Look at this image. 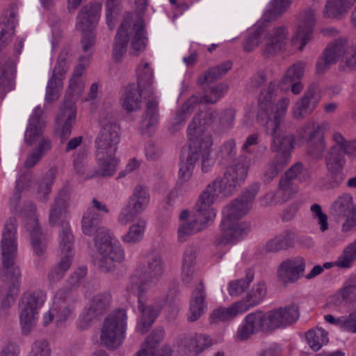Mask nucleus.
<instances>
[{"label": "nucleus", "mask_w": 356, "mask_h": 356, "mask_svg": "<svg viewBox=\"0 0 356 356\" xmlns=\"http://www.w3.org/2000/svg\"><path fill=\"white\" fill-rule=\"evenodd\" d=\"M259 190V184H253L224 207L220 233L215 240L216 245L234 243L248 233L249 224L241 220L250 211Z\"/></svg>", "instance_id": "nucleus-1"}, {"label": "nucleus", "mask_w": 356, "mask_h": 356, "mask_svg": "<svg viewBox=\"0 0 356 356\" xmlns=\"http://www.w3.org/2000/svg\"><path fill=\"white\" fill-rule=\"evenodd\" d=\"M17 220L10 218L6 222L2 231L1 241V263L3 271L1 274L2 279L11 281L7 291L0 287V313L13 304L19 293L21 271L15 260L17 254Z\"/></svg>", "instance_id": "nucleus-2"}, {"label": "nucleus", "mask_w": 356, "mask_h": 356, "mask_svg": "<svg viewBox=\"0 0 356 356\" xmlns=\"http://www.w3.org/2000/svg\"><path fill=\"white\" fill-rule=\"evenodd\" d=\"M102 218L101 213L88 208L82 217L81 230L86 235L95 236L98 255L94 263L102 272L108 273L115 269L116 262L123 261L124 253L120 245L112 243L109 231L99 226Z\"/></svg>", "instance_id": "nucleus-3"}, {"label": "nucleus", "mask_w": 356, "mask_h": 356, "mask_svg": "<svg viewBox=\"0 0 356 356\" xmlns=\"http://www.w3.org/2000/svg\"><path fill=\"white\" fill-rule=\"evenodd\" d=\"M120 143V127L112 119L103 118L100 120V129L95 140V158L98 170L88 173L86 179L96 176L111 177L117 170L119 159L115 154Z\"/></svg>", "instance_id": "nucleus-4"}, {"label": "nucleus", "mask_w": 356, "mask_h": 356, "mask_svg": "<svg viewBox=\"0 0 356 356\" xmlns=\"http://www.w3.org/2000/svg\"><path fill=\"white\" fill-rule=\"evenodd\" d=\"M249 161L245 156H240L227 166L222 177H216L200 193V197L212 207L217 193L225 197L234 195L247 178Z\"/></svg>", "instance_id": "nucleus-5"}, {"label": "nucleus", "mask_w": 356, "mask_h": 356, "mask_svg": "<svg viewBox=\"0 0 356 356\" xmlns=\"http://www.w3.org/2000/svg\"><path fill=\"white\" fill-rule=\"evenodd\" d=\"M288 39L289 30L284 25L269 29L260 25H255L248 31L243 43V49L246 52H251L261 44L262 56L270 58L284 49Z\"/></svg>", "instance_id": "nucleus-6"}, {"label": "nucleus", "mask_w": 356, "mask_h": 356, "mask_svg": "<svg viewBox=\"0 0 356 356\" xmlns=\"http://www.w3.org/2000/svg\"><path fill=\"white\" fill-rule=\"evenodd\" d=\"M129 42L131 46L130 54L132 56H138L145 50L147 37L145 31V24L142 19L138 18L133 24H131L129 17H127L121 23L115 37L113 47V58L116 63L122 60Z\"/></svg>", "instance_id": "nucleus-7"}, {"label": "nucleus", "mask_w": 356, "mask_h": 356, "mask_svg": "<svg viewBox=\"0 0 356 356\" xmlns=\"http://www.w3.org/2000/svg\"><path fill=\"white\" fill-rule=\"evenodd\" d=\"M127 327V313L119 309L107 316L102 324L100 333L102 344L109 350H115L123 343Z\"/></svg>", "instance_id": "nucleus-8"}, {"label": "nucleus", "mask_w": 356, "mask_h": 356, "mask_svg": "<svg viewBox=\"0 0 356 356\" xmlns=\"http://www.w3.org/2000/svg\"><path fill=\"white\" fill-rule=\"evenodd\" d=\"M140 281V279L137 275H131L127 290L138 297V307L140 313V318L138 322L136 330L144 334L149 330L161 312V305L159 302L153 304L146 302L144 295L147 290L139 283Z\"/></svg>", "instance_id": "nucleus-9"}, {"label": "nucleus", "mask_w": 356, "mask_h": 356, "mask_svg": "<svg viewBox=\"0 0 356 356\" xmlns=\"http://www.w3.org/2000/svg\"><path fill=\"white\" fill-rule=\"evenodd\" d=\"M196 213L188 221L180 222L177 228V240L184 243L192 235L203 230L205 225L216 216V211L199 196L195 204Z\"/></svg>", "instance_id": "nucleus-10"}, {"label": "nucleus", "mask_w": 356, "mask_h": 356, "mask_svg": "<svg viewBox=\"0 0 356 356\" xmlns=\"http://www.w3.org/2000/svg\"><path fill=\"white\" fill-rule=\"evenodd\" d=\"M101 10V3H90L82 7L77 15L76 27L83 32L81 44L85 52L95 44V36L91 30L96 26L99 20Z\"/></svg>", "instance_id": "nucleus-11"}, {"label": "nucleus", "mask_w": 356, "mask_h": 356, "mask_svg": "<svg viewBox=\"0 0 356 356\" xmlns=\"http://www.w3.org/2000/svg\"><path fill=\"white\" fill-rule=\"evenodd\" d=\"M236 112L234 109H225L220 113L212 109L201 111L193 118L197 119L198 127L204 129V132L207 127H211L216 134H225L229 131L234 127Z\"/></svg>", "instance_id": "nucleus-12"}, {"label": "nucleus", "mask_w": 356, "mask_h": 356, "mask_svg": "<svg viewBox=\"0 0 356 356\" xmlns=\"http://www.w3.org/2000/svg\"><path fill=\"white\" fill-rule=\"evenodd\" d=\"M79 300L78 291L73 289L60 288L55 293L52 306V315L56 316V325H62L74 316L75 305Z\"/></svg>", "instance_id": "nucleus-13"}, {"label": "nucleus", "mask_w": 356, "mask_h": 356, "mask_svg": "<svg viewBox=\"0 0 356 356\" xmlns=\"http://www.w3.org/2000/svg\"><path fill=\"white\" fill-rule=\"evenodd\" d=\"M197 119L193 118L188 127V136L191 141L188 154L186 157L194 164L199 159H203L204 152L210 154L213 144L212 138L209 133L204 132V129L197 124Z\"/></svg>", "instance_id": "nucleus-14"}, {"label": "nucleus", "mask_w": 356, "mask_h": 356, "mask_svg": "<svg viewBox=\"0 0 356 356\" xmlns=\"http://www.w3.org/2000/svg\"><path fill=\"white\" fill-rule=\"evenodd\" d=\"M71 53L69 47H65L59 54L57 63L54 68L46 90V100L52 102L59 97L60 90L63 87V80L68 70Z\"/></svg>", "instance_id": "nucleus-15"}, {"label": "nucleus", "mask_w": 356, "mask_h": 356, "mask_svg": "<svg viewBox=\"0 0 356 356\" xmlns=\"http://www.w3.org/2000/svg\"><path fill=\"white\" fill-rule=\"evenodd\" d=\"M43 302L42 296L37 292L27 293L22 296L19 320L24 333L28 334L35 325L38 310Z\"/></svg>", "instance_id": "nucleus-16"}, {"label": "nucleus", "mask_w": 356, "mask_h": 356, "mask_svg": "<svg viewBox=\"0 0 356 356\" xmlns=\"http://www.w3.org/2000/svg\"><path fill=\"white\" fill-rule=\"evenodd\" d=\"M351 47L346 37H341L331 41L316 62L317 72L323 74L327 71L330 65L336 63L341 58H343Z\"/></svg>", "instance_id": "nucleus-17"}, {"label": "nucleus", "mask_w": 356, "mask_h": 356, "mask_svg": "<svg viewBox=\"0 0 356 356\" xmlns=\"http://www.w3.org/2000/svg\"><path fill=\"white\" fill-rule=\"evenodd\" d=\"M259 332L270 333L266 314L261 310L252 312L245 317L238 328L236 337L241 341H245Z\"/></svg>", "instance_id": "nucleus-18"}, {"label": "nucleus", "mask_w": 356, "mask_h": 356, "mask_svg": "<svg viewBox=\"0 0 356 356\" xmlns=\"http://www.w3.org/2000/svg\"><path fill=\"white\" fill-rule=\"evenodd\" d=\"M305 267V261L301 257L285 259L277 268V278L285 285L295 283L304 275Z\"/></svg>", "instance_id": "nucleus-19"}, {"label": "nucleus", "mask_w": 356, "mask_h": 356, "mask_svg": "<svg viewBox=\"0 0 356 356\" xmlns=\"http://www.w3.org/2000/svg\"><path fill=\"white\" fill-rule=\"evenodd\" d=\"M266 314L270 332H272L276 329L286 327L296 322L299 317V309L297 305H291L270 310Z\"/></svg>", "instance_id": "nucleus-20"}, {"label": "nucleus", "mask_w": 356, "mask_h": 356, "mask_svg": "<svg viewBox=\"0 0 356 356\" xmlns=\"http://www.w3.org/2000/svg\"><path fill=\"white\" fill-rule=\"evenodd\" d=\"M265 131L266 134L271 136L270 149L277 153L275 156L280 157L283 161H289L291 151L294 147V136L292 134L283 131L280 126L275 129L273 133L268 132L266 127Z\"/></svg>", "instance_id": "nucleus-21"}, {"label": "nucleus", "mask_w": 356, "mask_h": 356, "mask_svg": "<svg viewBox=\"0 0 356 356\" xmlns=\"http://www.w3.org/2000/svg\"><path fill=\"white\" fill-rule=\"evenodd\" d=\"M315 22V12L313 9L309 8L300 15L298 31L291 40L292 44L298 46L300 51L303 49L310 40Z\"/></svg>", "instance_id": "nucleus-22"}, {"label": "nucleus", "mask_w": 356, "mask_h": 356, "mask_svg": "<svg viewBox=\"0 0 356 356\" xmlns=\"http://www.w3.org/2000/svg\"><path fill=\"white\" fill-rule=\"evenodd\" d=\"M163 271V262L161 255L158 252H153L147 256V266L140 267L133 275H137L140 281L139 283L142 286L147 290L149 279H157L161 276Z\"/></svg>", "instance_id": "nucleus-23"}, {"label": "nucleus", "mask_w": 356, "mask_h": 356, "mask_svg": "<svg viewBox=\"0 0 356 356\" xmlns=\"http://www.w3.org/2000/svg\"><path fill=\"white\" fill-rule=\"evenodd\" d=\"M320 100L318 90L314 85L310 86L301 99L292 108V115L295 119L302 120L310 115Z\"/></svg>", "instance_id": "nucleus-24"}, {"label": "nucleus", "mask_w": 356, "mask_h": 356, "mask_svg": "<svg viewBox=\"0 0 356 356\" xmlns=\"http://www.w3.org/2000/svg\"><path fill=\"white\" fill-rule=\"evenodd\" d=\"M354 211L353 197L348 193L339 196L330 207V213L332 216L338 218H347L346 222L343 225V229L346 231H348L349 227L356 225V221L349 218V216L353 214Z\"/></svg>", "instance_id": "nucleus-25"}, {"label": "nucleus", "mask_w": 356, "mask_h": 356, "mask_svg": "<svg viewBox=\"0 0 356 356\" xmlns=\"http://www.w3.org/2000/svg\"><path fill=\"white\" fill-rule=\"evenodd\" d=\"M45 121L43 118V110L37 106L30 117L28 126L24 134L25 143L31 146L38 141L43 136L45 128Z\"/></svg>", "instance_id": "nucleus-26"}, {"label": "nucleus", "mask_w": 356, "mask_h": 356, "mask_svg": "<svg viewBox=\"0 0 356 356\" xmlns=\"http://www.w3.org/2000/svg\"><path fill=\"white\" fill-rule=\"evenodd\" d=\"M76 110L72 101H65L56 117V124L60 128V140L63 143L71 134L72 126L75 123Z\"/></svg>", "instance_id": "nucleus-27"}, {"label": "nucleus", "mask_w": 356, "mask_h": 356, "mask_svg": "<svg viewBox=\"0 0 356 356\" xmlns=\"http://www.w3.org/2000/svg\"><path fill=\"white\" fill-rule=\"evenodd\" d=\"M111 302V295L108 292L95 296L92 298L89 309L83 315V320L85 322H90L94 318L101 316L109 309Z\"/></svg>", "instance_id": "nucleus-28"}, {"label": "nucleus", "mask_w": 356, "mask_h": 356, "mask_svg": "<svg viewBox=\"0 0 356 356\" xmlns=\"http://www.w3.org/2000/svg\"><path fill=\"white\" fill-rule=\"evenodd\" d=\"M158 104L155 99H149L147 103L140 126V132L144 136H149L155 129L159 121Z\"/></svg>", "instance_id": "nucleus-29"}, {"label": "nucleus", "mask_w": 356, "mask_h": 356, "mask_svg": "<svg viewBox=\"0 0 356 356\" xmlns=\"http://www.w3.org/2000/svg\"><path fill=\"white\" fill-rule=\"evenodd\" d=\"M16 72L15 62L10 58L0 60V95L11 90Z\"/></svg>", "instance_id": "nucleus-30"}, {"label": "nucleus", "mask_w": 356, "mask_h": 356, "mask_svg": "<svg viewBox=\"0 0 356 356\" xmlns=\"http://www.w3.org/2000/svg\"><path fill=\"white\" fill-rule=\"evenodd\" d=\"M205 297L204 287L202 283H200L191 295L188 316V320L190 322L197 321L204 314L206 308Z\"/></svg>", "instance_id": "nucleus-31"}, {"label": "nucleus", "mask_w": 356, "mask_h": 356, "mask_svg": "<svg viewBox=\"0 0 356 356\" xmlns=\"http://www.w3.org/2000/svg\"><path fill=\"white\" fill-rule=\"evenodd\" d=\"M197 248L193 245H188L183 254L181 280L186 284L192 281L197 264Z\"/></svg>", "instance_id": "nucleus-32"}, {"label": "nucleus", "mask_w": 356, "mask_h": 356, "mask_svg": "<svg viewBox=\"0 0 356 356\" xmlns=\"http://www.w3.org/2000/svg\"><path fill=\"white\" fill-rule=\"evenodd\" d=\"M277 83L275 81H270L267 87L261 91L258 99L259 120L262 118L263 115H268V112H272L273 104L277 95Z\"/></svg>", "instance_id": "nucleus-33"}, {"label": "nucleus", "mask_w": 356, "mask_h": 356, "mask_svg": "<svg viewBox=\"0 0 356 356\" xmlns=\"http://www.w3.org/2000/svg\"><path fill=\"white\" fill-rule=\"evenodd\" d=\"M290 99L287 97H282L275 104V111L273 118H270V113L268 112V115H264L260 120L265 121L264 127L270 133L275 132V129L280 125L282 118L285 116Z\"/></svg>", "instance_id": "nucleus-34"}, {"label": "nucleus", "mask_w": 356, "mask_h": 356, "mask_svg": "<svg viewBox=\"0 0 356 356\" xmlns=\"http://www.w3.org/2000/svg\"><path fill=\"white\" fill-rule=\"evenodd\" d=\"M247 311V307L243 301L237 302L229 307H218L210 314L211 323L226 321L232 319L238 314Z\"/></svg>", "instance_id": "nucleus-35"}, {"label": "nucleus", "mask_w": 356, "mask_h": 356, "mask_svg": "<svg viewBox=\"0 0 356 356\" xmlns=\"http://www.w3.org/2000/svg\"><path fill=\"white\" fill-rule=\"evenodd\" d=\"M143 88L130 85L125 88L121 97L122 106L127 112L136 111L140 108Z\"/></svg>", "instance_id": "nucleus-36"}, {"label": "nucleus", "mask_w": 356, "mask_h": 356, "mask_svg": "<svg viewBox=\"0 0 356 356\" xmlns=\"http://www.w3.org/2000/svg\"><path fill=\"white\" fill-rule=\"evenodd\" d=\"M33 149L27 155L24 161L26 168L34 167L52 148L51 140L47 138H41Z\"/></svg>", "instance_id": "nucleus-37"}, {"label": "nucleus", "mask_w": 356, "mask_h": 356, "mask_svg": "<svg viewBox=\"0 0 356 356\" xmlns=\"http://www.w3.org/2000/svg\"><path fill=\"white\" fill-rule=\"evenodd\" d=\"M58 241L60 252H73L74 236L67 220H62L58 224Z\"/></svg>", "instance_id": "nucleus-38"}, {"label": "nucleus", "mask_w": 356, "mask_h": 356, "mask_svg": "<svg viewBox=\"0 0 356 356\" xmlns=\"http://www.w3.org/2000/svg\"><path fill=\"white\" fill-rule=\"evenodd\" d=\"M149 200L150 195L147 187L138 184L134 187L128 202L143 213L147 209Z\"/></svg>", "instance_id": "nucleus-39"}, {"label": "nucleus", "mask_w": 356, "mask_h": 356, "mask_svg": "<svg viewBox=\"0 0 356 356\" xmlns=\"http://www.w3.org/2000/svg\"><path fill=\"white\" fill-rule=\"evenodd\" d=\"M356 0H327L323 10V16L336 18L347 12Z\"/></svg>", "instance_id": "nucleus-40"}, {"label": "nucleus", "mask_w": 356, "mask_h": 356, "mask_svg": "<svg viewBox=\"0 0 356 356\" xmlns=\"http://www.w3.org/2000/svg\"><path fill=\"white\" fill-rule=\"evenodd\" d=\"M294 236L295 234L293 232L284 231L274 238L268 241L266 243L265 250L267 252H277L286 250L292 245Z\"/></svg>", "instance_id": "nucleus-41"}, {"label": "nucleus", "mask_w": 356, "mask_h": 356, "mask_svg": "<svg viewBox=\"0 0 356 356\" xmlns=\"http://www.w3.org/2000/svg\"><path fill=\"white\" fill-rule=\"evenodd\" d=\"M180 343L190 352L199 353L211 345V340L207 335L195 334L184 336Z\"/></svg>", "instance_id": "nucleus-42"}, {"label": "nucleus", "mask_w": 356, "mask_h": 356, "mask_svg": "<svg viewBox=\"0 0 356 356\" xmlns=\"http://www.w3.org/2000/svg\"><path fill=\"white\" fill-rule=\"evenodd\" d=\"M232 66L230 60H226L221 64L209 68L204 74L199 76L197 82L200 85L205 83H212L224 76Z\"/></svg>", "instance_id": "nucleus-43"}, {"label": "nucleus", "mask_w": 356, "mask_h": 356, "mask_svg": "<svg viewBox=\"0 0 356 356\" xmlns=\"http://www.w3.org/2000/svg\"><path fill=\"white\" fill-rule=\"evenodd\" d=\"M73 258V252H60V259L58 264L52 268L48 275L50 282H55L61 280L65 273L71 266Z\"/></svg>", "instance_id": "nucleus-44"}, {"label": "nucleus", "mask_w": 356, "mask_h": 356, "mask_svg": "<svg viewBox=\"0 0 356 356\" xmlns=\"http://www.w3.org/2000/svg\"><path fill=\"white\" fill-rule=\"evenodd\" d=\"M147 222L143 218L137 219L136 222L131 225L128 232L122 237L124 243L134 244L142 241L146 229Z\"/></svg>", "instance_id": "nucleus-45"}, {"label": "nucleus", "mask_w": 356, "mask_h": 356, "mask_svg": "<svg viewBox=\"0 0 356 356\" xmlns=\"http://www.w3.org/2000/svg\"><path fill=\"white\" fill-rule=\"evenodd\" d=\"M32 228L30 231L31 244L35 254L38 256L42 255L46 250V238L43 235L38 221L33 218L31 220Z\"/></svg>", "instance_id": "nucleus-46"}, {"label": "nucleus", "mask_w": 356, "mask_h": 356, "mask_svg": "<svg viewBox=\"0 0 356 356\" xmlns=\"http://www.w3.org/2000/svg\"><path fill=\"white\" fill-rule=\"evenodd\" d=\"M325 162L327 171L332 175H337L343 171L346 160L342 153L328 150L325 156Z\"/></svg>", "instance_id": "nucleus-47"}, {"label": "nucleus", "mask_w": 356, "mask_h": 356, "mask_svg": "<svg viewBox=\"0 0 356 356\" xmlns=\"http://www.w3.org/2000/svg\"><path fill=\"white\" fill-rule=\"evenodd\" d=\"M16 16L15 12L11 11L7 21L0 23V50L10 41L14 35Z\"/></svg>", "instance_id": "nucleus-48"}, {"label": "nucleus", "mask_w": 356, "mask_h": 356, "mask_svg": "<svg viewBox=\"0 0 356 356\" xmlns=\"http://www.w3.org/2000/svg\"><path fill=\"white\" fill-rule=\"evenodd\" d=\"M55 177L56 170L50 169L38 183L37 198L39 201L46 202L48 200Z\"/></svg>", "instance_id": "nucleus-49"}, {"label": "nucleus", "mask_w": 356, "mask_h": 356, "mask_svg": "<svg viewBox=\"0 0 356 356\" xmlns=\"http://www.w3.org/2000/svg\"><path fill=\"white\" fill-rule=\"evenodd\" d=\"M327 332L322 328L309 330L305 334L307 343L314 351H318L321 347L328 343Z\"/></svg>", "instance_id": "nucleus-50"}, {"label": "nucleus", "mask_w": 356, "mask_h": 356, "mask_svg": "<svg viewBox=\"0 0 356 356\" xmlns=\"http://www.w3.org/2000/svg\"><path fill=\"white\" fill-rule=\"evenodd\" d=\"M196 104L197 98L195 97H192L183 104L181 107L176 113L175 121L172 125L173 131H177L181 128L182 124L194 110Z\"/></svg>", "instance_id": "nucleus-51"}, {"label": "nucleus", "mask_w": 356, "mask_h": 356, "mask_svg": "<svg viewBox=\"0 0 356 356\" xmlns=\"http://www.w3.org/2000/svg\"><path fill=\"white\" fill-rule=\"evenodd\" d=\"M89 61L88 56L80 58V63L75 67L72 77L70 80L69 88L72 92L79 93L83 88V83L81 76L83 74Z\"/></svg>", "instance_id": "nucleus-52"}, {"label": "nucleus", "mask_w": 356, "mask_h": 356, "mask_svg": "<svg viewBox=\"0 0 356 356\" xmlns=\"http://www.w3.org/2000/svg\"><path fill=\"white\" fill-rule=\"evenodd\" d=\"M267 289L264 282H259L254 285L251 291L248 293L245 300H242L247 307V310L250 307L259 305L266 295Z\"/></svg>", "instance_id": "nucleus-53"}, {"label": "nucleus", "mask_w": 356, "mask_h": 356, "mask_svg": "<svg viewBox=\"0 0 356 356\" xmlns=\"http://www.w3.org/2000/svg\"><path fill=\"white\" fill-rule=\"evenodd\" d=\"M254 273L251 270H248L246 272L245 277L244 279H240L234 280L229 282L228 285V291L231 296H240L253 281Z\"/></svg>", "instance_id": "nucleus-54"}, {"label": "nucleus", "mask_w": 356, "mask_h": 356, "mask_svg": "<svg viewBox=\"0 0 356 356\" xmlns=\"http://www.w3.org/2000/svg\"><path fill=\"white\" fill-rule=\"evenodd\" d=\"M355 260L356 247L350 243L343 250L342 253L334 261V264L340 268H349Z\"/></svg>", "instance_id": "nucleus-55"}, {"label": "nucleus", "mask_w": 356, "mask_h": 356, "mask_svg": "<svg viewBox=\"0 0 356 356\" xmlns=\"http://www.w3.org/2000/svg\"><path fill=\"white\" fill-rule=\"evenodd\" d=\"M326 149L327 145L324 137L321 135L316 140L308 142L307 154L313 159L320 160L323 157Z\"/></svg>", "instance_id": "nucleus-56"}, {"label": "nucleus", "mask_w": 356, "mask_h": 356, "mask_svg": "<svg viewBox=\"0 0 356 356\" xmlns=\"http://www.w3.org/2000/svg\"><path fill=\"white\" fill-rule=\"evenodd\" d=\"M289 161H283L281 158L275 156L274 159L270 161L266 167L264 171V177L266 181H270L278 175Z\"/></svg>", "instance_id": "nucleus-57"}, {"label": "nucleus", "mask_w": 356, "mask_h": 356, "mask_svg": "<svg viewBox=\"0 0 356 356\" xmlns=\"http://www.w3.org/2000/svg\"><path fill=\"white\" fill-rule=\"evenodd\" d=\"M140 213L142 212L127 202L118 213V222L122 225H127L133 222Z\"/></svg>", "instance_id": "nucleus-58"}, {"label": "nucleus", "mask_w": 356, "mask_h": 356, "mask_svg": "<svg viewBox=\"0 0 356 356\" xmlns=\"http://www.w3.org/2000/svg\"><path fill=\"white\" fill-rule=\"evenodd\" d=\"M106 8V24L109 29L113 30L120 13V0H108Z\"/></svg>", "instance_id": "nucleus-59"}, {"label": "nucleus", "mask_w": 356, "mask_h": 356, "mask_svg": "<svg viewBox=\"0 0 356 356\" xmlns=\"http://www.w3.org/2000/svg\"><path fill=\"white\" fill-rule=\"evenodd\" d=\"M227 89V86L223 83L210 87L205 91L203 101L207 104H215L225 95Z\"/></svg>", "instance_id": "nucleus-60"}, {"label": "nucleus", "mask_w": 356, "mask_h": 356, "mask_svg": "<svg viewBox=\"0 0 356 356\" xmlns=\"http://www.w3.org/2000/svg\"><path fill=\"white\" fill-rule=\"evenodd\" d=\"M138 86L144 89L152 84L153 72L149 68L148 63H144L137 68Z\"/></svg>", "instance_id": "nucleus-61"}, {"label": "nucleus", "mask_w": 356, "mask_h": 356, "mask_svg": "<svg viewBox=\"0 0 356 356\" xmlns=\"http://www.w3.org/2000/svg\"><path fill=\"white\" fill-rule=\"evenodd\" d=\"M305 64L301 61L296 62L291 66L282 79L284 83H293L298 81L304 74Z\"/></svg>", "instance_id": "nucleus-62"}, {"label": "nucleus", "mask_w": 356, "mask_h": 356, "mask_svg": "<svg viewBox=\"0 0 356 356\" xmlns=\"http://www.w3.org/2000/svg\"><path fill=\"white\" fill-rule=\"evenodd\" d=\"M348 141L341 132L334 131L331 135L332 144L328 150L344 154Z\"/></svg>", "instance_id": "nucleus-63"}, {"label": "nucleus", "mask_w": 356, "mask_h": 356, "mask_svg": "<svg viewBox=\"0 0 356 356\" xmlns=\"http://www.w3.org/2000/svg\"><path fill=\"white\" fill-rule=\"evenodd\" d=\"M65 206H61L53 202L49 209V222L51 225H55L67 213Z\"/></svg>", "instance_id": "nucleus-64"}]
</instances>
